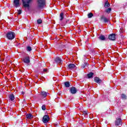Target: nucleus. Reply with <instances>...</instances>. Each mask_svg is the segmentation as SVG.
Here are the masks:
<instances>
[{"instance_id":"31","label":"nucleus","mask_w":127,"mask_h":127,"mask_svg":"<svg viewBox=\"0 0 127 127\" xmlns=\"http://www.w3.org/2000/svg\"><path fill=\"white\" fill-rule=\"evenodd\" d=\"M84 114H85V115H87L88 113H87V111H84Z\"/></svg>"},{"instance_id":"22","label":"nucleus","mask_w":127,"mask_h":127,"mask_svg":"<svg viewBox=\"0 0 127 127\" xmlns=\"http://www.w3.org/2000/svg\"><path fill=\"white\" fill-rule=\"evenodd\" d=\"M93 75H94V73L93 72H90L89 73H88L87 74V77L88 78H92L93 77Z\"/></svg>"},{"instance_id":"17","label":"nucleus","mask_w":127,"mask_h":127,"mask_svg":"<svg viewBox=\"0 0 127 127\" xmlns=\"http://www.w3.org/2000/svg\"><path fill=\"white\" fill-rule=\"evenodd\" d=\"M99 38L100 40H102L103 41L106 40V37L104 35H101L99 36Z\"/></svg>"},{"instance_id":"10","label":"nucleus","mask_w":127,"mask_h":127,"mask_svg":"<svg viewBox=\"0 0 127 127\" xmlns=\"http://www.w3.org/2000/svg\"><path fill=\"white\" fill-rule=\"evenodd\" d=\"M55 61L56 63H57V64H61V63L62 62V60H61V58L58 57L56 58Z\"/></svg>"},{"instance_id":"5","label":"nucleus","mask_w":127,"mask_h":127,"mask_svg":"<svg viewBox=\"0 0 127 127\" xmlns=\"http://www.w3.org/2000/svg\"><path fill=\"white\" fill-rule=\"evenodd\" d=\"M22 61L26 64H29L30 63V57H29V56L25 57L22 59Z\"/></svg>"},{"instance_id":"1","label":"nucleus","mask_w":127,"mask_h":127,"mask_svg":"<svg viewBox=\"0 0 127 127\" xmlns=\"http://www.w3.org/2000/svg\"><path fill=\"white\" fill-rule=\"evenodd\" d=\"M6 37L9 40H12L15 37V33L12 31L8 32L6 34Z\"/></svg>"},{"instance_id":"24","label":"nucleus","mask_w":127,"mask_h":127,"mask_svg":"<svg viewBox=\"0 0 127 127\" xmlns=\"http://www.w3.org/2000/svg\"><path fill=\"white\" fill-rule=\"evenodd\" d=\"M105 11H106L107 13H110V12H111V11H112V8H108L106 9V10H105Z\"/></svg>"},{"instance_id":"21","label":"nucleus","mask_w":127,"mask_h":127,"mask_svg":"<svg viewBox=\"0 0 127 127\" xmlns=\"http://www.w3.org/2000/svg\"><path fill=\"white\" fill-rule=\"evenodd\" d=\"M121 98L122 100H127V95L125 94H122L121 95Z\"/></svg>"},{"instance_id":"13","label":"nucleus","mask_w":127,"mask_h":127,"mask_svg":"<svg viewBox=\"0 0 127 127\" xmlns=\"http://www.w3.org/2000/svg\"><path fill=\"white\" fill-rule=\"evenodd\" d=\"M101 20H103L105 23L109 22V19L106 18L104 16H102L101 17Z\"/></svg>"},{"instance_id":"3","label":"nucleus","mask_w":127,"mask_h":127,"mask_svg":"<svg viewBox=\"0 0 127 127\" xmlns=\"http://www.w3.org/2000/svg\"><path fill=\"white\" fill-rule=\"evenodd\" d=\"M38 7L41 8L45 5V0H38Z\"/></svg>"},{"instance_id":"2","label":"nucleus","mask_w":127,"mask_h":127,"mask_svg":"<svg viewBox=\"0 0 127 127\" xmlns=\"http://www.w3.org/2000/svg\"><path fill=\"white\" fill-rule=\"evenodd\" d=\"M24 7H29L30 4L32 3L33 0H22Z\"/></svg>"},{"instance_id":"30","label":"nucleus","mask_w":127,"mask_h":127,"mask_svg":"<svg viewBox=\"0 0 127 127\" xmlns=\"http://www.w3.org/2000/svg\"><path fill=\"white\" fill-rule=\"evenodd\" d=\"M43 71H44V72H47V69H44Z\"/></svg>"},{"instance_id":"33","label":"nucleus","mask_w":127,"mask_h":127,"mask_svg":"<svg viewBox=\"0 0 127 127\" xmlns=\"http://www.w3.org/2000/svg\"><path fill=\"white\" fill-rule=\"evenodd\" d=\"M4 60H1V61L3 62Z\"/></svg>"},{"instance_id":"34","label":"nucleus","mask_w":127,"mask_h":127,"mask_svg":"<svg viewBox=\"0 0 127 127\" xmlns=\"http://www.w3.org/2000/svg\"><path fill=\"white\" fill-rule=\"evenodd\" d=\"M1 103H0V105H1Z\"/></svg>"},{"instance_id":"27","label":"nucleus","mask_w":127,"mask_h":127,"mask_svg":"<svg viewBox=\"0 0 127 127\" xmlns=\"http://www.w3.org/2000/svg\"><path fill=\"white\" fill-rule=\"evenodd\" d=\"M42 109L43 110V111H45V110H46V107L45 106V105H43L42 106Z\"/></svg>"},{"instance_id":"16","label":"nucleus","mask_w":127,"mask_h":127,"mask_svg":"<svg viewBox=\"0 0 127 127\" xmlns=\"http://www.w3.org/2000/svg\"><path fill=\"white\" fill-rule=\"evenodd\" d=\"M60 20L61 21L63 20L64 18V14L63 13V12H62V13H60Z\"/></svg>"},{"instance_id":"15","label":"nucleus","mask_w":127,"mask_h":127,"mask_svg":"<svg viewBox=\"0 0 127 127\" xmlns=\"http://www.w3.org/2000/svg\"><path fill=\"white\" fill-rule=\"evenodd\" d=\"M110 4L109 3L108 1H106L104 4V7L107 8L108 7H110Z\"/></svg>"},{"instance_id":"25","label":"nucleus","mask_w":127,"mask_h":127,"mask_svg":"<svg viewBox=\"0 0 127 127\" xmlns=\"http://www.w3.org/2000/svg\"><path fill=\"white\" fill-rule=\"evenodd\" d=\"M37 22L38 24H40L42 23V20H41V19H39L37 20Z\"/></svg>"},{"instance_id":"29","label":"nucleus","mask_w":127,"mask_h":127,"mask_svg":"<svg viewBox=\"0 0 127 127\" xmlns=\"http://www.w3.org/2000/svg\"><path fill=\"white\" fill-rule=\"evenodd\" d=\"M18 14H21V10H18Z\"/></svg>"},{"instance_id":"11","label":"nucleus","mask_w":127,"mask_h":127,"mask_svg":"<svg viewBox=\"0 0 127 127\" xmlns=\"http://www.w3.org/2000/svg\"><path fill=\"white\" fill-rule=\"evenodd\" d=\"M70 93L72 94H76L77 93V89L76 88L72 87L70 89Z\"/></svg>"},{"instance_id":"7","label":"nucleus","mask_w":127,"mask_h":127,"mask_svg":"<svg viewBox=\"0 0 127 127\" xmlns=\"http://www.w3.org/2000/svg\"><path fill=\"white\" fill-rule=\"evenodd\" d=\"M13 5L15 7H19V6H20L19 0H14Z\"/></svg>"},{"instance_id":"19","label":"nucleus","mask_w":127,"mask_h":127,"mask_svg":"<svg viewBox=\"0 0 127 127\" xmlns=\"http://www.w3.org/2000/svg\"><path fill=\"white\" fill-rule=\"evenodd\" d=\"M9 98L10 101H13L14 100V95L13 94H10Z\"/></svg>"},{"instance_id":"8","label":"nucleus","mask_w":127,"mask_h":127,"mask_svg":"<svg viewBox=\"0 0 127 127\" xmlns=\"http://www.w3.org/2000/svg\"><path fill=\"white\" fill-rule=\"evenodd\" d=\"M109 39L112 40L113 41L116 40V34H112L109 36Z\"/></svg>"},{"instance_id":"23","label":"nucleus","mask_w":127,"mask_h":127,"mask_svg":"<svg viewBox=\"0 0 127 127\" xmlns=\"http://www.w3.org/2000/svg\"><path fill=\"white\" fill-rule=\"evenodd\" d=\"M93 15H94L92 13H89L88 14L87 16H88V18H92V17H93Z\"/></svg>"},{"instance_id":"18","label":"nucleus","mask_w":127,"mask_h":127,"mask_svg":"<svg viewBox=\"0 0 127 127\" xmlns=\"http://www.w3.org/2000/svg\"><path fill=\"white\" fill-rule=\"evenodd\" d=\"M26 118L27 119H29V120H30L32 119V118H33V116H32V115H31V114H29L26 115Z\"/></svg>"},{"instance_id":"28","label":"nucleus","mask_w":127,"mask_h":127,"mask_svg":"<svg viewBox=\"0 0 127 127\" xmlns=\"http://www.w3.org/2000/svg\"><path fill=\"white\" fill-rule=\"evenodd\" d=\"M87 64H85V63H83L82 64V65H81V67H82V68H85V67H86V65Z\"/></svg>"},{"instance_id":"20","label":"nucleus","mask_w":127,"mask_h":127,"mask_svg":"<svg viewBox=\"0 0 127 127\" xmlns=\"http://www.w3.org/2000/svg\"><path fill=\"white\" fill-rule=\"evenodd\" d=\"M64 86L66 88H69L70 87V83L69 82H64Z\"/></svg>"},{"instance_id":"14","label":"nucleus","mask_w":127,"mask_h":127,"mask_svg":"<svg viewBox=\"0 0 127 127\" xmlns=\"http://www.w3.org/2000/svg\"><path fill=\"white\" fill-rule=\"evenodd\" d=\"M41 95L43 98H45L46 96H47V92L45 91H42Z\"/></svg>"},{"instance_id":"32","label":"nucleus","mask_w":127,"mask_h":127,"mask_svg":"<svg viewBox=\"0 0 127 127\" xmlns=\"http://www.w3.org/2000/svg\"><path fill=\"white\" fill-rule=\"evenodd\" d=\"M126 6H127V3H126Z\"/></svg>"},{"instance_id":"4","label":"nucleus","mask_w":127,"mask_h":127,"mask_svg":"<svg viewBox=\"0 0 127 127\" xmlns=\"http://www.w3.org/2000/svg\"><path fill=\"white\" fill-rule=\"evenodd\" d=\"M123 125V121H122V119L120 118H116L115 121V126L116 127H118L119 126H121Z\"/></svg>"},{"instance_id":"6","label":"nucleus","mask_w":127,"mask_h":127,"mask_svg":"<svg viewBox=\"0 0 127 127\" xmlns=\"http://www.w3.org/2000/svg\"><path fill=\"white\" fill-rule=\"evenodd\" d=\"M50 118L49 116L48 115H45L43 118V122L44 124H47V123H48V121H49Z\"/></svg>"},{"instance_id":"12","label":"nucleus","mask_w":127,"mask_h":127,"mask_svg":"<svg viewBox=\"0 0 127 127\" xmlns=\"http://www.w3.org/2000/svg\"><path fill=\"white\" fill-rule=\"evenodd\" d=\"M94 81H95V82H96V83H97L98 84L102 82V80H101V79H100L98 77H96L94 78Z\"/></svg>"},{"instance_id":"26","label":"nucleus","mask_w":127,"mask_h":127,"mask_svg":"<svg viewBox=\"0 0 127 127\" xmlns=\"http://www.w3.org/2000/svg\"><path fill=\"white\" fill-rule=\"evenodd\" d=\"M31 50H32V49H31V47L28 46L27 47V51L30 52L31 51Z\"/></svg>"},{"instance_id":"9","label":"nucleus","mask_w":127,"mask_h":127,"mask_svg":"<svg viewBox=\"0 0 127 127\" xmlns=\"http://www.w3.org/2000/svg\"><path fill=\"white\" fill-rule=\"evenodd\" d=\"M75 67H76V65L73 64H68L67 68H68V69H69L70 70H72V69H74Z\"/></svg>"}]
</instances>
